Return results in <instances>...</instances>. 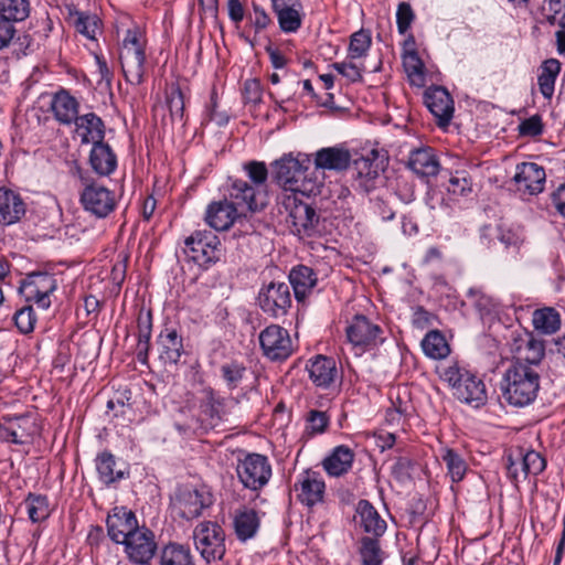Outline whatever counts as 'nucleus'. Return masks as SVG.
Returning a JSON list of instances; mask_svg holds the SVG:
<instances>
[{
	"mask_svg": "<svg viewBox=\"0 0 565 565\" xmlns=\"http://www.w3.org/2000/svg\"><path fill=\"white\" fill-rule=\"evenodd\" d=\"M213 504V494L205 484H179L171 495L172 510L184 520L199 518Z\"/></svg>",
	"mask_w": 565,
	"mask_h": 565,
	"instance_id": "39448f33",
	"label": "nucleus"
},
{
	"mask_svg": "<svg viewBox=\"0 0 565 565\" xmlns=\"http://www.w3.org/2000/svg\"><path fill=\"white\" fill-rule=\"evenodd\" d=\"M7 423L9 443L15 445L29 444L38 431L34 419L28 415L3 416Z\"/></svg>",
	"mask_w": 565,
	"mask_h": 565,
	"instance_id": "a878e982",
	"label": "nucleus"
},
{
	"mask_svg": "<svg viewBox=\"0 0 565 565\" xmlns=\"http://www.w3.org/2000/svg\"><path fill=\"white\" fill-rule=\"evenodd\" d=\"M220 372L228 390L232 391L237 388L242 383L246 375L247 369L244 366V364L238 363L237 361H231L221 365Z\"/></svg>",
	"mask_w": 565,
	"mask_h": 565,
	"instance_id": "864d4df0",
	"label": "nucleus"
},
{
	"mask_svg": "<svg viewBox=\"0 0 565 565\" xmlns=\"http://www.w3.org/2000/svg\"><path fill=\"white\" fill-rule=\"evenodd\" d=\"M371 157H361L353 161V186L363 193H369L375 188V180L380 171L384 169L383 161L379 162L376 150L371 151Z\"/></svg>",
	"mask_w": 565,
	"mask_h": 565,
	"instance_id": "dca6fc26",
	"label": "nucleus"
},
{
	"mask_svg": "<svg viewBox=\"0 0 565 565\" xmlns=\"http://www.w3.org/2000/svg\"><path fill=\"white\" fill-rule=\"evenodd\" d=\"M408 168L419 177H435L440 163L433 148L423 147L411 151Z\"/></svg>",
	"mask_w": 565,
	"mask_h": 565,
	"instance_id": "bb28decb",
	"label": "nucleus"
},
{
	"mask_svg": "<svg viewBox=\"0 0 565 565\" xmlns=\"http://www.w3.org/2000/svg\"><path fill=\"white\" fill-rule=\"evenodd\" d=\"M452 482L461 481L468 470L466 460L454 449H446L441 455Z\"/></svg>",
	"mask_w": 565,
	"mask_h": 565,
	"instance_id": "8fccbe9b",
	"label": "nucleus"
},
{
	"mask_svg": "<svg viewBox=\"0 0 565 565\" xmlns=\"http://www.w3.org/2000/svg\"><path fill=\"white\" fill-rule=\"evenodd\" d=\"M13 321L21 333L28 334L32 332L36 322L32 306H25L19 309L13 316Z\"/></svg>",
	"mask_w": 565,
	"mask_h": 565,
	"instance_id": "4d7b16f0",
	"label": "nucleus"
},
{
	"mask_svg": "<svg viewBox=\"0 0 565 565\" xmlns=\"http://www.w3.org/2000/svg\"><path fill=\"white\" fill-rule=\"evenodd\" d=\"M415 19L414 11L408 2H401L396 11L397 30L405 34Z\"/></svg>",
	"mask_w": 565,
	"mask_h": 565,
	"instance_id": "680f3d73",
	"label": "nucleus"
},
{
	"mask_svg": "<svg viewBox=\"0 0 565 565\" xmlns=\"http://www.w3.org/2000/svg\"><path fill=\"white\" fill-rule=\"evenodd\" d=\"M55 119L63 125H71L78 117V102L65 89L57 92L51 104Z\"/></svg>",
	"mask_w": 565,
	"mask_h": 565,
	"instance_id": "7c9ffc66",
	"label": "nucleus"
},
{
	"mask_svg": "<svg viewBox=\"0 0 565 565\" xmlns=\"http://www.w3.org/2000/svg\"><path fill=\"white\" fill-rule=\"evenodd\" d=\"M257 303L264 313L271 318H280L287 315L291 307L289 285L282 281H271L260 288Z\"/></svg>",
	"mask_w": 565,
	"mask_h": 565,
	"instance_id": "9d476101",
	"label": "nucleus"
},
{
	"mask_svg": "<svg viewBox=\"0 0 565 565\" xmlns=\"http://www.w3.org/2000/svg\"><path fill=\"white\" fill-rule=\"evenodd\" d=\"M353 460V450L348 446L340 445L323 459L322 466L330 476L340 477L352 468Z\"/></svg>",
	"mask_w": 565,
	"mask_h": 565,
	"instance_id": "2f4dec72",
	"label": "nucleus"
},
{
	"mask_svg": "<svg viewBox=\"0 0 565 565\" xmlns=\"http://www.w3.org/2000/svg\"><path fill=\"white\" fill-rule=\"evenodd\" d=\"M504 399L513 406L523 407L531 404L540 390V375L530 365L512 362L501 383Z\"/></svg>",
	"mask_w": 565,
	"mask_h": 565,
	"instance_id": "f257e3e1",
	"label": "nucleus"
},
{
	"mask_svg": "<svg viewBox=\"0 0 565 565\" xmlns=\"http://www.w3.org/2000/svg\"><path fill=\"white\" fill-rule=\"evenodd\" d=\"M403 66L413 85L423 86L425 82V66L415 49L406 50L403 54Z\"/></svg>",
	"mask_w": 565,
	"mask_h": 565,
	"instance_id": "49530a36",
	"label": "nucleus"
},
{
	"mask_svg": "<svg viewBox=\"0 0 565 565\" xmlns=\"http://www.w3.org/2000/svg\"><path fill=\"white\" fill-rule=\"evenodd\" d=\"M167 105L172 120H182L184 114V96L179 87L171 88L167 96Z\"/></svg>",
	"mask_w": 565,
	"mask_h": 565,
	"instance_id": "bf43d9fd",
	"label": "nucleus"
},
{
	"mask_svg": "<svg viewBox=\"0 0 565 565\" xmlns=\"http://www.w3.org/2000/svg\"><path fill=\"white\" fill-rule=\"evenodd\" d=\"M372 39L370 31L361 29L351 35L348 58L355 60L365 56L371 47Z\"/></svg>",
	"mask_w": 565,
	"mask_h": 565,
	"instance_id": "3c124183",
	"label": "nucleus"
},
{
	"mask_svg": "<svg viewBox=\"0 0 565 565\" xmlns=\"http://www.w3.org/2000/svg\"><path fill=\"white\" fill-rule=\"evenodd\" d=\"M288 221L291 224V232L301 238L312 237L319 232L320 215L316 209L296 199L289 209Z\"/></svg>",
	"mask_w": 565,
	"mask_h": 565,
	"instance_id": "4468645a",
	"label": "nucleus"
},
{
	"mask_svg": "<svg viewBox=\"0 0 565 565\" xmlns=\"http://www.w3.org/2000/svg\"><path fill=\"white\" fill-rule=\"evenodd\" d=\"M159 360L164 365H177L181 358L186 354L183 337L174 327H164L157 339Z\"/></svg>",
	"mask_w": 565,
	"mask_h": 565,
	"instance_id": "f3484780",
	"label": "nucleus"
},
{
	"mask_svg": "<svg viewBox=\"0 0 565 565\" xmlns=\"http://www.w3.org/2000/svg\"><path fill=\"white\" fill-rule=\"evenodd\" d=\"M236 473L244 488L262 490L271 478V466L265 455L242 452L237 459Z\"/></svg>",
	"mask_w": 565,
	"mask_h": 565,
	"instance_id": "0eeeda50",
	"label": "nucleus"
},
{
	"mask_svg": "<svg viewBox=\"0 0 565 565\" xmlns=\"http://www.w3.org/2000/svg\"><path fill=\"white\" fill-rule=\"evenodd\" d=\"M233 524L237 539L244 542L256 535L260 520L254 509L243 508L235 512Z\"/></svg>",
	"mask_w": 565,
	"mask_h": 565,
	"instance_id": "c9c22d12",
	"label": "nucleus"
},
{
	"mask_svg": "<svg viewBox=\"0 0 565 565\" xmlns=\"http://www.w3.org/2000/svg\"><path fill=\"white\" fill-rule=\"evenodd\" d=\"M24 504L30 520L34 523L46 520L51 514L50 503L44 494L29 493Z\"/></svg>",
	"mask_w": 565,
	"mask_h": 565,
	"instance_id": "de8ad7c7",
	"label": "nucleus"
},
{
	"mask_svg": "<svg viewBox=\"0 0 565 565\" xmlns=\"http://www.w3.org/2000/svg\"><path fill=\"white\" fill-rule=\"evenodd\" d=\"M289 281L292 286L295 298L302 301L317 284V275L308 266L299 265L291 269Z\"/></svg>",
	"mask_w": 565,
	"mask_h": 565,
	"instance_id": "f704fd0d",
	"label": "nucleus"
},
{
	"mask_svg": "<svg viewBox=\"0 0 565 565\" xmlns=\"http://www.w3.org/2000/svg\"><path fill=\"white\" fill-rule=\"evenodd\" d=\"M83 186L79 195L84 210L98 218L108 216L116 207V196L108 188L97 183L81 167L74 172Z\"/></svg>",
	"mask_w": 565,
	"mask_h": 565,
	"instance_id": "20e7f679",
	"label": "nucleus"
},
{
	"mask_svg": "<svg viewBox=\"0 0 565 565\" xmlns=\"http://www.w3.org/2000/svg\"><path fill=\"white\" fill-rule=\"evenodd\" d=\"M546 174L543 167L534 162H522L516 166L513 181L522 194L535 195L543 191Z\"/></svg>",
	"mask_w": 565,
	"mask_h": 565,
	"instance_id": "4be33fe9",
	"label": "nucleus"
},
{
	"mask_svg": "<svg viewBox=\"0 0 565 565\" xmlns=\"http://www.w3.org/2000/svg\"><path fill=\"white\" fill-rule=\"evenodd\" d=\"M263 87L258 79L252 78L244 83L243 97L245 103L259 104L262 102Z\"/></svg>",
	"mask_w": 565,
	"mask_h": 565,
	"instance_id": "0e129e2a",
	"label": "nucleus"
},
{
	"mask_svg": "<svg viewBox=\"0 0 565 565\" xmlns=\"http://www.w3.org/2000/svg\"><path fill=\"white\" fill-rule=\"evenodd\" d=\"M302 6L280 12L277 15L279 28L285 33H294L301 26L302 18L300 11Z\"/></svg>",
	"mask_w": 565,
	"mask_h": 565,
	"instance_id": "5fc2aeb1",
	"label": "nucleus"
},
{
	"mask_svg": "<svg viewBox=\"0 0 565 565\" xmlns=\"http://www.w3.org/2000/svg\"><path fill=\"white\" fill-rule=\"evenodd\" d=\"M184 253L199 266L209 267L223 256L218 236L209 230L194 231L184 241Z\"/></svg>",
	"mask_w": 565,
	"mask_h": 565,
	"instance_id": "6e6552de",
	"label": "nucleus"
},
{
	"mask_svg": "<svg viewBox=\"0 0 565 565\" xmlns=\"http://www.w3.org/2000/svg\"><path fill=\"white\" fill-rule=\"evenodd\" d=\"M57 288L54 275L46 271L28 274L22 280L20 292L28 302H35L40 308L47 309L51 306L50 295Z\"/></svg>",
	"mask_w": 565,
	"mask_h": 565,
	"instance_id": "9b49d317",
	"label": "nucleus"
},
{
	"mask_svg": "<svg viewBox=\"0 0 565 565\" xmlns=\"http://www.w3.org/2000/svg\"><path fill=\"white\" fill-rule=\"evenodd\" d=\"M193 541L196 551L207 564L221 561L225 555V532L216 522H200L193 530Z\"/></svg>",
	"mask_w": 565,
	"mask_h": 565,
	"instance_id": "1a4fd4ad",
	"label": "nucleus"
},
{
	"mask_svg": "<svg viewBox=\"0 0 565 565\" xmlns=\"http://www.w3.org/2000/svg\"><path fill=\"white\" fill-rule=\"evenodd\" d=\"M514 451L516 460L521 461L520 465L523 467V479L530 475L537 476L545 469L546 461L540 452L525 450L522 447H516Z\"/></svg>",
	"mask_w": 565,
	"mask_h": 565,
	"instance_id": "37998d69",
	"label": "nucleus"
},
{
	"mask_svg": "<svg viewBox=\"0 0 565 565\" xmlns=\"http://www.w3.org/2000/svg\"><path fill=\"white\" fill-rule=\"evenodd\" d=\"M532 322L535 330L552 334L561 328V316L554 308L545 307L534 310Z\"/></svg>",
	"mask_w": 565,
	"mask_h": 565,
	"instance_id": "a19ab883",
	"label": "nucleus"
},
{
	"mask_svg": "<svg viewBox=\"0 0 565 565\" xmlns=\"http://www.w3.org/2000/svg\"><path fill=\"white\" fill-rule=\"evenodd\" d=\"M561 71V63L556 58H550L543 62L541 74L537 82L540 92L545 98H551L554 94L555 81Z\"/></svg>",
	"mask_w": 565,
	"mask_h": 565,
	"instance_id": "79ce46f5",
	"label": "nucleus"
},
{
	"mask_svg": "<svg viewBox=\"0 0 565 565\" xmlns=\"http://www.w3.org/2000/svg\"><path fill=\"white\" fill-rule=\"evenodd\" d=\"M89 164L96 174L108 177L117 168V156L108 143L97 142L89 152Z\"/></svg>",
	"mask_w": 565,
	"mask_h": 565,
	"instance_id": "c756f323",
	"label": "nucleus"
},
{
	"mask_svg": "<svg viewBox=\"0 0 565 565\" xmlns=\"http://www.w3.org/2000/svg\"><path fill=\"white\" fill-rule=\"evenodd\" d=\"M310 380L319 387L327 388L335 380L338 370L332 358L317 355L307 364Z\"/></svg>",
	"mask_w": 565,
	"mask_h": 565,
	"instance_id": "cd10ccee",
	"label": "nucleus"
},
{
	"mask_svg": "<svg viewBox=\"0 0 565 565\" xmlns=\"http://www.w3.org/2000/svg\"><path fill=\"white\" fill-rule=\"evenodd\" d=\"M244 168L253 184L241 179L232 180L230 198L236 200L239 205H246V211L255 213L267 205L265 195L260 193V188L267 181L268 170L266 164L259 161H250Z\"/></svg>",
	"mask_w": 565,
	"mask_h": 565,
	"instance_id": "f03ea898",
	"label": "nucleus"
},
{
	"mask_svg": "<svg viewBox=\"0 0 565 565\" xmlns=\"http://www.w3.org/2000/svg\"><path fill=\"white\" fill-rule=\"evenodd\" d=\"M15 23L0 17V51L9 47L17 34Z\"/></svg>",
	"mask_w": 565,
	"mask_h": 565,
	"instance_id": "774afa93",
	"label": "nucleus"
},
{
	"mask_svg": "<svg viewBox=\"0 0 565 565\" xmlns=\"http://www.w3.org/2000/svg\"><path fill=\"white\" fill-rule=\"evenodd\" d=\"M116 467V460L115 457L107 451L102 452L98 455L96 459V468L99 475L100 480L105 484H110L116 481H119L128 475L125 470L121 469H115Z\"/></svg>",
	"mask_w": 565,
	"mask_h": 565,
	"instance_id": "ea45409f",
	"label": "nucleus"
},
{
	"mask_svg": "<svg viewBox=\"0 0 565 565\" xmlns=\"http://www.w3.org/2000/svg\"><path fill=\"white\" fill-rule=\"evenodd\" d=\"M360 555L363 565H381L383 562L382 550L376 537L364 536L361 539Z\"/></svg>",
	"mask_w": 565,
	"mask_h": 565,
	"instance_id": "603ef678",
	"label": "nucleus"
},
{
	"mask_svg": "<svg viewBox=\"0 0 565 565\" xmlns=\"http://www.w3.org/2000/svg\"><path fill=\"white\" fill-rule=\"evenodd\" d=\"M353 60L337 62L332 64V67L342 76L348 78L352 83L362 82L363 67L352 62Z\"/></svg>",
	"mask_w": 565,
	"mask_h": 565,
	"instance_id": "052dcab7",
	"label": "nucleus"
},
{
	"mask_svg": "<svg viewBox=\"0 0 565 565\" xmlns=\"http://www.w3.org/2000/svg\"><path fill=\"white\" fill-rule=\"evenodd\" d=\"M543 122L540 115H533L519 125L520 136L537 137L543 132Z\"/></svg>",
	"mask_w": 565,
	"mask_h": 565,
	"instance_id": "e2e57ef3",
	"label": "nucleus"
},
{
	"mask_svg": "<svg viewBox=\"0 0 565 565\" xmlns=\"http://www.w3.org/2000/svg\"><path fill=\"white\" fill-rule=\"evenodd\" d=\"M425 105L436 118V124L445 128L450 124L454 115V100L445 87L433 86L424 94Z\"/></svg>",
	"mask_w": 565,
	"mask_h": 565,
	"instance_id": "a211bd4d",
	"label": "nucleus"
},
{
	"mask_svg": "<svg viewBox=\"0 0 565 565\" xmlns=\"http://www.w3.org/2000/svg\"><path fill=\"white\" fill-rule=\"evenodd\" d=\"M497 237L505 247H519L523 243L522 232L504 223L497 226Z\"/></svg>",
	"mask_w": 565,
	"mask_h": 565,
	"instance_id": "13d9d810",
	"label": "nucleus"
},
{
	"mask_svg": "<svg viewBox=\"0 0 565 565\" xmlns=\"http://www.w3.org/2000/svg\"><path fill=\"white\" fill-rule=\"evenodd\" d=\"M200 407L203 415L209 418L211 426H217L227 415L225 398L220 396L211 387L203 390V398Z\"/></svg>",
	"mask_w": 565,
	"mask_h": 565,
	"instance_id": "72a5a7b5",
	"label": "nucleus"
},
{
	"mask_svg": "<svg viewBox=\"0 0 565 565\" xmlns=\"http://www.w3.org/2000/svg\"><path fill=\"white\" fill-rule=\"evenodd\" d=\"M294 489L297 493V499L308 508L323 502L326 483L317 471L306 470L301 473Z\"/></svg>",
	"mask_w": 565,
	"mask_h": 565,
	"instance_id": "6ab92c4d",
	"label": "nucleus"
},
{
	"mask_svg": "<svg viewBox=\"0 0 565 565\" xmlns=\"http://www.w3.org/2000/svg\"><path fill=\"white\" fill-rule=\"evenodd\" d=\"M439 376L448 383L454 391V396L460 402L473 407H480L487 403L488 395L483 381L457 363L443 366Z\"/></svg>",
	"mask_w": 565,
	"mask_h": 565,
	"instance_id": "7ed1b4c3",
	"label": "nucleus"
},
{
	"mask_svg": "<svg viewBox=\"0 0 565 565\" xmlns=\"http://www.w3.org/2000/svg\"><path fill=\"white\" fill-rule=\"evenodd\" d=\"M26 213V203L18 193L9 188H0V225L9 226L18 223Z\"/></svg>",
	"mask_w": 565,
	"mask_h": 565,
	"instance_id": "b1692460",
	"label": "nucleus"
},
{
	"mask_svg": "<svg viewBox=\"0 0 565 565\" xmlns=\"http://www.w3.org/2000/svg\"><path fill=\"white\" fill-rule=\"evenodd\" d=\"M76 126V132L81 137L82 143H97L104 141L105 125L95 113L78 116L73 122Z\"/></svg>",
	"mask_w": 565,
	"mask_h": 565,
	"instance_id": "c85d7f7f",
	"label": "nucleus"
},
{
	"mask_svg": "<svg viewBox=\"0 0 565 565\" xmlns=\"http://www.w3.org/2000/svg\"><path fill=\"white\" fill-rule=\"evenodd\" d=\"M124 545L128 557L136 564H148L157 551L154 534L146 526L132 532Z\"/></svg>",
	"mask_w": 565,
	"mask_h": 565,
	"instance_id": "2eb2a0df",
	"label": "nucleus"
},
{
	"mask_svg": "<svg viewBox=\"0 0 565 565\" xmlns=\"http://www.w3.org/2000/svg\"><path fill=\"white\" fill-rule=\"evenodd\" d=\"M139 527L135 513L125 508L116 509L115 512L107 518L108 535L117 544L127 542L130 534Z\"/></svg>",
	"mask_w": 565,
	"mask_h": 565,
	"instance_id": "5701e85b",
	"label": "nucleus"
},
{
	"mask_svg": "<svg viewBox=\"0 0 565 565\" xmlns=\"http://www.w3.org/2000/svg\"><path fill=\"white\" fill-rule=\"evenodd\" d=\"M381 331V328L365 316L356 315L347 327V338L354 348L363 352L376 345Z\"/></svg>",
	"mask_w": 565,
	"mask_h": 565,
	"instance_id": "aec40b11",
	"label": "nucleus"
},
{
	"mask_svg": "<svg viewBox=\"0 0 565 565\" xmlns=\"http://www.w3.org/2000/svg\"><path fill=\"white\" fill-rule=\"evenodd\" d=\"M308 164H310V159L306 154L297 157L291 153L285 154L274 162V177L286 190L291 191L294 180H298L301 173H305V168Z\"/></svg>",
	"mask_w": 565,
	"mask_h": 565,
	"instance_id": "412c9836",
	"label": "nucleus"
},
{
	"mask_svg": "<svg viewBox=\"0 0 565 565\" xmlns=\"http://www.w3.org/2000/svg\"><path fill=\"white\" fill-rule=\"evenodd\" d=\"M356 514L359 516V524L366 533L379 537L386 531V522L367 500L359 501Z\"/></svg>",
	"mask_w": 565,
	"mask_h": 565,
	"instance_id": "473e14b6",
	"label": "nucleus"
},
{
	"mask_svg": "<svg viewBox=\"0 0 565 565\" xmlns=\"http://www.w3.org/2000/svg\"><path fill=\"white\" fill-rule=\"evenodd\" d=\"M515 351L516 355L513 362L527 364L532 367L540 364L545 354L543 341L536 340L533 337L522 340Z\"/></svg>",
	"mask_w": 565,
	"mask_h": 565,
	"instance_id": "4c0bfd02",
	"label": "nucleus"
},
{
	"mask_svg": "<svg viewBox=\"0 0 565 565\" xmlns=\"http://www.w3.org/2000/svg\"><path fill=\"white\" fill-rule=\"evenodd\" d=\"M138 343H137V358L141 363H146L148 352L150 349V339L152 331V313L150 310L140 309L138 319Z\"/></svg>",
	"mask_w": 565,
	"mask_h": 565,
	"instance_id": "e433bc0d",
	"label": "nucleus"
},
{
	"mask_svg": "<svg viewBox=\"0 0 565 565\" xmlns=\"http://www.w3.org/2000/svg\"><path fill=\"white\" fill-rule=\"evenodd\" d=\"M30 12V0H0V17L13 23L24 21Z\"/></svg>",
	"mask_w": 565,
	"mask_h": 565,
	"instance_id": "a18cd8bd",
	"label": "nucleus"
},
{
	"mask_svg": "<svg viewBox=\"0 0 565 565\" xmlns=\"http://www.w3.org/2000/svg\"><path fill=\"white\" fill-rule=\"evenodd\" d=\"M308 429L312 434L323 433L329 424V418L324 412L312 409L307 416Z\"/></svg>",
	"mask_w": 565,
	"mask_h": 565,
	"instance_id": "69168bd1",
	"label": "nucleus"
},
{
	"mask_svg": "<svg viewBox=\"0 0 565 565\" xmlns=\"http://www.w3.org/2000/svg\"><path fill=\"white\" fill-rule=\"evenodd\" d=\"M322 180L316 175V171H310L309 164L305 168V173L298 180H294L291 192L301 193L306 196L320 194Z\"/></svg>",
	"mask_w": 565,
	"mask_h": 565,
	"instance_id": "09e8293b",
	"label": "nucleus"
},
{
	"mask_svg": "<svg viewBox=\"0 0 565 565\" xmlns=\"http://www.w3.org/2000/svg\"><path fill=\"white\" fill-rule=\"evenodd\" d=\"M259 343L264 355L273 361L285 360L292 353L290 335L278 324L265 328L259 334Z\"/></svg>",
	"mask_w": 565,
	"mask_h": 565,
	"instance_id": "f8f14e48",
	"label": "nucleus"
},
{
	"mask_svg": "<svg viewBox=\"0 0 565 565\" xmlns=\"http://www.w3.org/2000/svg\"><path fill=\"white\" fill-rule=\"evenodd\" d=\"M412 460L407 457H398L394 465L392 466V475L393 477L399 481L404 482L411 479V469H412Z\"/></svg>",
	"mask_w": 565,
	"mask_h": 565,
	"instance_id": "338daca9",
	"label": "nucleus"
},
{
	"mask_svg": "<svg viewBox=\"0 0 565 565\" xmlns=\"http://www.w3.org/2000/svg\"><path fill=\"white\" fill-rule=\"evenodd\" d=\"M119 58L126 81L132 85L141 84L145 74L146 53L145 40L138 29L127 30Z\"/></svg>",
	"mask_w": 565,
	"mask_h": 565,
	"instance_id": "423d86ee",
	"label": "nucleus"
},
{
	"mask_svg": "<svg viewBox=\"0 0 565 565\" xmlns=\"http://www.w3.org/2000/svg\"><path fill=\"white\" fill-rule=\"evenodd\" d=\"M246 205H239L236 200H220L211 202L205 211L206 223L216 231H227L236 220L244 215Z\"/></svg>",
	"mask_w": 565,
	"mask_h": 565,
	"instance_id": "ddd939ff",
	"label": "nucleus"
},
{
	"mask_svg": "<svg viewBox=\"0 0 565 565\" xmlns=\"http://www.w3.org/2000/svg\"><path fill=\"white\" fill-rule=\"evenodd\" d=\"M160 565H195L188 546L169 543L162 547L159 556Z\"/></svg>",
	"mask_w": 565,
	"mask_h": 565,
	"instance_id": "58836bf2",
	"label": "nucleus"
},
{
	"mask_svg": "<svg viewBox=\"0 0 565 565\" xmlns=\"http://www.w3.org/2000/svg\"><path fill=\"white\" fill-rule=\"evenodd\" d=\"M424 353L431 359H445L450 353L449 344L438 330L429 331L422 340Z\"/></svg>",
	"mask_w": 565,
	"mask_h": 565,
	"instance_id": "c03bdc74",
	"label": "nucleus"
},
{
	"mask_svg": "<svg viewBox=\"0 0 565 565\" xmlns=\"http://www.w3.org/2000/svg\"><path fill=\"white\" fill-rule=\"evenodd\" d=\"M351 160V153L348 149L326 147L315 153V169L342 172L350 167Z\"/></svg>",
	"mask_w": 565,
	"mask_h": 565,
	"instance_id": "393cba45",
	"label": "nucleus"
},
{
	"mask_svg": "<svg viewBox=\"0 0 565 565\" xmlns=\"http://www.w3.org/2000/svg\"><path fill=\"white\" fill-rule=\"evenodd\" d=\"M74 26L76 31L85 38L94 40L98 31V19L95 15H87L82 12H77Z\"/></svg>",
	"mask_w": 565,
	"mask_h": 565,
	"instance_id": "6e6d98bb",
	"label": "nucleus"
}]
</instances>
